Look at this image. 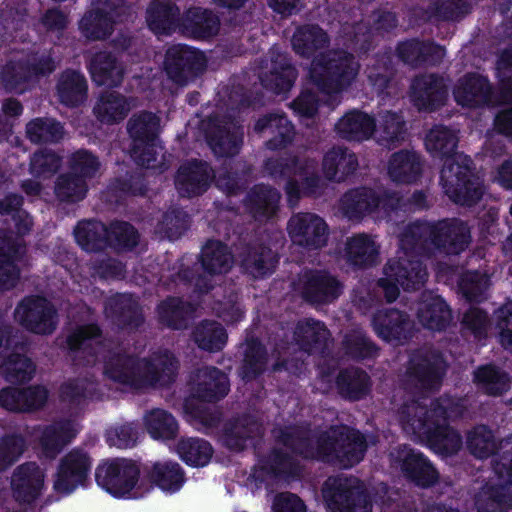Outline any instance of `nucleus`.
Masks as SVG:
<instances>
[{
	"label": "nucleus",
	"mask_w": 512,
	"mask_h": 512,
	"mask_svg": "<svg viewBox=\"0 0 512 512\" xmlns=\"http://www.w3.org/2000/svg\"><path fill=\"white\" fill-rule=\"evenodd\" d=\"M275 441L292 454L307 461H319L351 468L360 463L367 451L363 433L349 426H333L316 436L309 429L297 425L280 427Z\"/></svg>",
	"instance_id": "1"
},
{
	"label": "nucleus",
	"mask_w": 512,
	"mask_h": 512,
	"mask_svg": "<svg viewBox=\"0 0 512 512\" xmlns=\"http://www.w3.org/2000/svg\"><path fill=\"white\" fill-rule=\"evenodd\" d=\"M180 362L169 349H158L141 357L125 351H109L103 374L114 383L134 391L169 388L177 379Z\"/></svg>",
	"instance_id": "2"
},
{
	"label": "nucleus",
	"mask_w": 512,
	"mask_h": 512,
	"mask_svg": "<svg viewBox=\"0 0 512 512\" xmlns=\"http://www.w3.org/2000/svg\"><path fill=\"white\" fill-rule=\"evenodd\" d=\"M472 240L470 227L460 218L416 220L401 233L400 248L406 255L431 257L436 252L460 255Z\"/></svg>",
	"instance_id": "3"
},
{
	"label": "nucleus",
	"mask_w": 512,
	"mask_h": 512,
	"mask_svg": "<svg viewBox=\"0 0 512 512\" xmlns=\"http://www.w3.org/2000/svg\"><path fill=\"white\" fill-rule=\"evenodd\" d=\"M359 72V64L352 53L329 50L312 59L309 68L311 82L324 94H339L348 89Z\"/></svg>",
	"instance_id": "4"
},
{
	"label": "nucleus",
	"mask_w": 512,
	"mask_h": 512,
	"mask_svg": "<svg viewBox=\"0 0 512 512\" xmlns=\"http://www.w3.org/2000/svg\"><path fill=\"white\" fill-rule=\"evenodd\" d=\"M440 182L448 198L463 207L475 206L485 193L484 180L468 155L446 160L440 171Z\"/></svg>",
	"instance_id": "5"
},
{
	"label": "nucleus",
	"mask_w": 512,
	"mask_h": 512,
	"mask_svg": "<svg viewBox=\"0 0 512 512\" xmlns=\"http://www.w3.org/2000/svg\"><path fill=\"white\" fill-rule=\"evenodd\" d=\"M95 481L117 499L143 496V467L131 458L115 457L102 460L95 469Z\"/></svg>",
	"instance_id": "6"
},
{
	"label": "nucleus",
	"mask_w": 512,
	"mask_h": 512,
	"mask_svg": "<svg viewBox=\"0 0 512 512\" xmlns=\"http://www.w3.org/2000/svg\"><path fill=\"white\" fill-rule=\"evenodd\" d=\"M321 493L330 512H372V497L365 483L356 476H329Z\"/></svg>",
	"instance_id": "7"
},
{
	"label": "nucleus",
	"mask_w": 512,
	"mask_h": 512,
	"mask_svg": "<svg viewBox=\"0 0 512 512\" xmlns=\"http://www.w3.org/2000/svg\"><path fill=\"white\" fill-rule=\"evenodd\" d=\"M466 446L470 454L478 459L495 455V474L503 483L512 486V434L497 442L487 425H477L467 433Z\"/></svg>",
	"instance_id": "8"
},
{
	"label": "nucleus",
	"mask_w": 512,
	"mask_h": 512,
	"mask_svg": "<svg viewBox=\"0 0 512 512\" xmlns=\"http://www.w3.org/2000/svg\"><path fill=\"white\" fill-rule=\"evenodd\" d=\"M160 118L153 112L142 110L134 113L127 121L130 138L129 155L144 168L154 167L159 144Z\"/></svg>",
	"instance_id": "9"
},
{
	"label": "nucleus",
	"mask_w": 512,
	"mask_h": 512,
	"mask_svg": "<svg viewBox=\"0 0 512 512\" xmlns=\"http://www.w3.org/2000/svg\"><path fill=\"white\" fill-rule=\"evenodd\" d=\"M94 8L81 17L78 28L89 41H103L114 32L115 24L124 23L131 17L127 0H93Z\"/></svg>",
	"instance_id": "10"
},
{
	"label": "nucleus",
	"mask_w": 512,
	"mask_h": 512,
	"mask_svg": "<svg viewBox=\"0 0 512 512\" xmlns=\"http://www.w3.org/2000/svg\"><path fill=\"white\" fill-rule=\"evenodd\" d=\"M384 277L378 280L388 303L396 301L400 288L404 291L420 290L428 277L426 266L419 259L400 257L390 259L383 268Z\"/></svg>",
	"instance_id": "11"
},
{
	"label": "nucleus",
	"mask_w": 512,
	"mask_h": 512,
	"mask_svg": "<svg viewBox=\"0 0 512 512\" xmlns=\"http://www.w3.org/2000/svg\"><path fill=\"white\" fill-rule=\"evenodd\" d=\"M207 67L205 54L186 44H174L165 53L164 70L175 84L184 86L199 77Z\"/></svg>",
	"instance_id": "12"
},
{
	"label": "nucleus",
	"mask_w": 512,
	"mask_h": 512,
	"mask_svg": "<svg viewBox=\"0 0 512 512\" xmlns=\"http://www.w3.org/2000/svg\"><path fill=\"white\" fill-rule=\"evenodd\" d=\"M17 322L27 331L38 335L52 334L57 327V310L41 295L25 296L14 310Z\"/></svg>",
	"instance_id": "13"
},
{
	"label": "nucleus",
	"mask_w": 512,
	"mask_h": 512,
	"mask_svg": "<svg viewBox=\"0 0 512 512\" xmlns=\"http://www.w3.org/2000/svg\"><path fill=\"white\" fill-rule=\"evenodd\" d=\"M291 241L308 251L323 248L328 242L329 227L315 213L300 212L291 216L287 224Z\"/></svg>",
	"instance_id": "14"
},
{
	"label": "nucleus",
	"mask_w": 512,
	"mask_h": 512,
	"mask_svg": "<svg viewBox=\"0 0 512 512\" xmlns=\"http://www.w3.org/2000/svg\"><path fill=\"white\" fill-rule=\"evenodd\" d=\"M92 459L88 452L81 448H73L59 462L54 490L69 495L79 486H83L91 472Z\"/></svg>",
	"instance_id": "15"
},
{
	"label": "nucleus",
	"mask_w": 512,
	"mask_h": 512,
	"mask_svg": "<svg viewBox=\"0 0 512 512\" xmlns=\"http://www.w3.org/2000/svg\"><path fill=\"white\" fill-rule=\"evenodd\" d=\"M343 289V283L326 269H307L301 277V297L312 305L333 303Z\"/></svg>",
	"instance_id": "16"
},
{
	"label": "nucleus",
	"mask_w": 512,
	"mask_h": 512,
	"mask_svg": "<svg viewBox=\"0 0 512 512\" xmlns=\"http://www.w3.org/2000/svg\"><path fill=\"white\" fill-rule=\"evenodd\" d=\"M375 334L387 343H406L415 335V323L410 315L397 308L378 309L372 316Z\"/></svg>",
	"instance_id": "17"
},
{
	"label": "nucleus",
	"mask_w": 512,
	"mask_h": 512,
	"mask_svg": "<svg viewBox=\"0 0 512 512\" xmlns=\"http://www.w3.org/2000/svg\"><path fill=\"white\" fill-rule=\"evenodd\" d=\"M395 462L399 464L405 478L417 487L430 488L439 480V472L428 457L407 444L398 446Z\"/></svg>",
	"instance_id": "18"
},
{
	"label": "nucleus",
	"mask_w": 512,
	"mask_h": 512,
	"mask_svg": "<svg viewBox=\"0 0 512 512\" xmlns=\"http://www.w3.org/2000/svg\"><path fill=\"white\" fill-rule=\"evenodd\" d=\"M215 171L200 159L182 163L176 171L175 186L181 197L193 198L203 195L211 186Z\"/></svg>",
	"instance_id": "19"
},
{
	"label": "nucleus",
	"mask_w": 512,
	"mask_h": 512,
	"mask_svg": "<svg viewBox=\"0 0 512 512\" xmlns=\"http://www.w3.org/2000/svg\"><path fill=\"white\" fill-rule=\"evenodd\" d=\"M453 96L456 103L463 108L489 107L493 104L494 87L487 76L468 72L457 81Z\"/></svg>",
	"instance_id": "20"
},
{
	"label": "nucleus",
	"mask_w": 512,
	"mask_h": 512,
	"mask_svg": "<svg viewBox=\"0 0 512 512\" xmlns=\"http://www.w3.org/2000/svg\"><path fill=\"white\" fill-rule=\"evenodd\" d=\"M446 369L447 364L441 353L431 351L413 354L406 373L422 389L432 390L441 386Z\"/></svg>",
	"instance_id": "21"
},
{
	"label": "nucleus",
	"mask_w": 512,
	"mask_h": 512,
	"mask_svg": "<svg viewBox=\"0 0 512 512\" xmlns=\"http://www.w3.org/2000/svg\"><path fill=\"white\" fill-rule=\"evenodd\" d=\"M410 89L411 101L419 111H437L445 105L448 97V88L444 78L436 73L416 76Z\"/></svg>",
	"instance_id": "22"
},
{
	"label": "nucleus",
	"mask_w": 512,
	"mask_h": 512,
	"mask_svg": "<svg viewBox=\"0 0 512 512\" xmlns=\"http://www.w3.org/2000/svg\"><path fill=\"white\" fill-rule=\"evenodd\" d=\"M105 313L119 330L132 333L145 323L139 301L130 293H117L105 302Z\"/></svg>",
	"instance_id": "23"
},
{
	"label": "nucleus",
	"mask_w": 512,
	"mask_h": 512,
	"mask_svg": "<svg viewBox=\"0 0 512 512\" xmlns=\"http://www.w3.org/2000/svg\"><path fill=\"white\" fill-rule=\"evenodd\" d=\"M45 474L36 462L17 466L11 477L13 499L20 505L34 503L42 494Z\"/></svg>",
	"instance_id": "24"
},
{
	"label": "nucleus",
	"mask_w": 512,
	"mask_h": 512,
	"mask_svg": "<svg viewBox=\"0 0 512 512\" xmlns=\"http://www.w3.org/2000/svg\"><path fill=\"white\" fill-rule=\"evenodd\" d=\"M398 59L411 67L438 66L445 56V48L431 40L411 38L396 45Z\"/></svg>",
	"instance_id": "25"
},
{
	"label": "nucleus",
	"mask_w": 512,
	"mask_h": 512,
	"mask_svg": "<svg viewBox=\"0 0 512 512\" xmlns=\"http://www.w3.org/2000/svg\"><path fill=\"white\" fill-rule=\"evenodd\" d=\"M25 254L23 241L12 235H0V291H9L18 285L21 275L18 262Z\"/></svg>",
	"instance_id": "26"
},
{
	"label": "nucleus",
	"mask_w": 512,
	"mask_h": 512,
	"mask_svg": "<svg viewBox=\"0 0 512 512\" xmlns=\"http://www.w3.org/2000/svg\"><path fill=\"white\" fill-rule=\"evenodd\" d=\"M143 495L149 493L154 487L166 493H176L184 485L185 471L181 465L174 461L155 462L143 466Z\"/></svg>",
	"instance_id": "27"
},
{
	"label": "nucleus",
	"mask_w": 512,
	"mask_h": 512,
	"mask_svg": "<svg viewBox=\"0 0 512 512\" xmlns=\"http://www.w3.org/2000/svg\"><path fill=\"white\" fill-rule=\"evenodd\" d=\"M421 428H414L413 432L424 441L435 453L442 456H453L462 448L461 434L449 423H431L430 426L421 422Z\"/></svg>",
	"instance_id": "28"
},
{
	"label": "nucleus",
	"mask_w": 512,
	"mask_h": 512,
	"mask_svg": "<svg viewBox=\"0 0 512 512\" xmlns=\"http://www.w3.org/2000/svg\"><path fill=\"white\" fill-rule=\"evenodd\" d=\"M254 131L264 137L265 147L270 151H278L290 145L294 139L295 129L288 117L282 113H268L254 124Z\"/></svg>",
	"instance_id": "29"
},
{
	"label": "nucleus",
	"mask_w": 512,
	"mask_h": 512,
	"mask_svg": "<svg viewBox=\"0 0 512 512\" xmlns=\"http://www.w3.org/2000/svg\"><path fill=\"white\" fill-rule=\"evenodd\" d=\"M281 193L268 184H255L247 192L243 203L248 214L257 222L274 218L280 208Z\"/></svg>",
	"instance_id": "30"
},
{
	"label": "nucleus",
	"mask_w": 512,
	"mask_h": 512,
	"mask_svg": "<svg viewBox=\"0 0 512 512\" xmlns=\"http://www.w3.org/2000/svg\"><path fill=\"white\" fill-rule=\"evenodd\" d=\"M159 325L172 331H183L189 328L196 313V306L179 296H167L156 306Z\"/></svg>",
	"instance_id": "31"
},
{
	"label": "nucleus",
	"mask_w": 512,
	"mask_h": 512,
	"mask_svg": "<svg viewBox=\"0 0 512 512\" xmlns=\"http://www.w3.org/2000/svg\"><path fill=\"white\" fill-rule=\"evenodd\" d=\"M417 318L424 328L441 332L449 327L453 315L443 297L431 291H425L418 305Z\"/></svg>",
	"instance_id": "32"
},
{
	"label": "nucleus",
	"mask_w": 512,
	"mask_h": 512,
	"mask_svg": "<svg viewBox=\"0 0 512 512\" xmlns=\"http://www.w3.org/2000/svg\"><path fill=\"white\" fill-rule=\"evenodd\" d=\"M298 77V71L290 56L281 51H271L269 72L260 77L262 86L279 95L288 92Z\"/></svg>",
	"instance_id": "33"
},
{
	"label": "nucleus",
	"mask_w": 512,
	"mask_h": 512,
	"mask_svg": "<svg viewBox=\"0 0 512 512\" xmlns=\"http://www.w3.org/2000/svg\"><path fill=\"white\" fill-rule=\"evenodd\" d=\"M242 269L254 278L272 274L278 264L277 254L263 243H249L239 251Z\"/></svg>",
	"instance_id": "34"
},
{
	"label": "nucleus",
	"mask_w": 512,
	"mask_h": 512,
	"mask_svg": "<svg viewBox=\"0 0 512 512\" xmlns=\"http://www.w3.org/2000/svg\"><path fill=\"white\" fill-rule=\"evenodd\" d=\"M335 387L341 399L358 402L370 395L372 380L364 369L351 366L338 372L335 378Z\"/></svg>",
	"instance_id": "35"
},
{
	"label": "nucleus",
	"mask_w": 512,
	"mask_h": 512,
	"mask_svg": "<svg viewBox=\"0 0 512 512\" xmlns=\"http://www.w3.org/2000/svg\"><path fill=\"white\" fill-rule=\"evenodd\" d=\"M330 337L331 333L325 323L314 318L299 320L293 333L296 344L308 354L323 353Z\"/></svg>",
	"instance_id": "36"
},
{
	"label": "nucleus",
	"mask_w": 512,
	"mask_h": 512,
	"mask_svg": "<svg viewBox=\"0 0 512 512\" xmlns=\"http://www.w3.org/2000/svg\"><path fill=\"white\" fill-rule=\"evenodd\" d=\"M219 27V17L211 10L191 7L181 17L179 29L187 37L205 40L216 36Z\"/></svg>",
	"instance_id": "37"
},
{
	"label": "nucleus",
	"mask_w": 512,
	"mask_h": 512,
	"mask_svg": "<svg viewBox=\"0 0 512 512\" xmlns=\"http://www.w3.org/2000/svg\"><path fill=\"white\" fill-rule=\"evenodd\" d=\"M58 101L65 107L77 108L88 97V82L85 75L76 69L63 70L56 83Z\"/></svg>",
	"instance_id": "38"
},
{
	"label": "nucleus",
	"mask_w": 512,
	"mask_h": 512,
	"mask_svg": "<svg viewBox=\"0 0 512 512\" xmlns=\"http://www.w3.org/2000/svg\"><path fill=\"white\" fill-rule=\"evenodd\" d=\"M204 132L207 144L217 156L232 157L239 152L242 138L222 125L218 116L208 117Z\"/></svg>",
	"instance_id": "39"
},
{
	"label": "nucleus",
	"mask_w": 512,
	"mask_h": 512,
	"mask_svg": "<svg viewBox=\"0 0 512 512\" xmlns=\"http://www.w3.org/2000/svg\"><path fill=\"white\" fill-rule=\"evenodd\" d=\"M340 209L347 219L360 221L377 211V192L365 186L349 189L340 199Z\"/></svg>",
	"instance_id": "40"
},
{
	"label": "nucleus",
	"mask_w": 512,
	"mask_h": 512,
	"mask_svg": "<svg viewBox=\"0 0 512 512\" xmlns=\"http://www.w3.org/2000/svg\"><path fill=\"white\" fill-rule=\"evenodd\" d=\"M88 70L98 86L118 87L124 78V69L112 52L99 51L90 59Z\"/></svg>",
	"instance_id": "41"
},
{
	"label": "nucleus",
	"mask_w": 512,
	"mask_h": 512,
	"mask_svg": "<svg viewBox=\"0 0 512 512\" xmlns=\"http://www.w3.org/2000/svg\"><path fill=\"white\" fill-rule=\"evenodd\" d=\"M146 21L153 33L171 35L180 28V9L171 1L153 0L147 8Z\"/></svg>",
	"instance_id": "42"
},
{
	"label": "nucleus",
	"mask_w": 512,
	"mask_h": 512,
	"mask_svg": "<svg viewBox=\"0 0 512 512\" xmlns=\"http://www.w3.org/2000/svg\"><path fill=\"white\" fill-rule=\"evenodd\" d=\"M359 166L354 152L346 147H333L323 157L322 170L327 180L341 183L353 175Z\"/></svg>",
	"instance_id": "43"
},
{
	"label": "nucleus",
	"mask_w": 512,
	"mask_h": 512,
	"mask_svg": "<svg viewBox=\"0 0 512 512\" xmlns=\"http://www.w3.org/2000/svg\"><path fill=\"white\" fill-rule=\"evenodd\" d=\"M388 174L396 183L412 184L417 182L422 174L420 155L407 149L394 152L388 162Z\"/></svg>",
	"instance_id": "44"
},
{
	"label": "nucleus",
	"mask_w": 512,
	"mask_h": 512,
	"mask_svg": "<svg viewBox=\"0 0 512 512\" xmlns=\"http://www.w3.org/2000/svg\"><path fill=\"white\" fill-rule=\"evenodd\" d=\"M257 467L265 475L274 478H293L301 473L299 461L292 454L278 447H273L267 454L260 456Z\"/></svg>",
	"instance_id": "45"
},
{
	"label": "nucleus",
	"mask_w": 512,
	"mask_h": 512,
	"mask_svg": "<svg viewBox=\"0 0 512 512\" xmlns=\"http://www.w3.org/2000/svg\"><path fill=\"white\" fill-rule=\"evenodd\" d=\"M335 129L342 139L363 141L369 139L376 130V120L368 113L354 109L338 120Z\"/></svg>",
	"instance_id": "46"
},
{
	"label": "nucleus",
	"mask_w": 512,
	"mask_h": 512,
	"mask_svg": "<svg viewBox=\"0 0 512 512\" xmlns=\"http://www.w3.org/2000/svg\"><path fill=\"white\" fill-rule=\"evenodd\" d=\"M473 382L483 394L500 397L511 389V377L508 372L495 364L478 366L473 372Z\"/></svg>",
	"instance_id": "47"
},
{
	"label": "nucleus",
	"mask_w": 512,
	"mask_h": 512,
	"mask_svg": "<svg viewBox=\"0 0 512 512\" xmlns=\"http://www.w3.org/2000/svg\"><path fill=\"white\" fill-rule=\"evenodd\" d=\"M251 167L243 161L228 160L215 171L216 187L229 196H236L246 189Z\"/></svg>",
	"instance_id": "48"
},
{
	"label": "nucleus",
	"mask_w": 512,
	"mask_h": 512,
	"mask_svg": "<svg viewBox=\"0 0 512 512\" xmlns=\"http://www.w3.org/2000/svg\"><path fill=\"white\" fill-rule=\"evenodd\" d=\"M329 43V35L318 24L299 26L291 39L295 53L306 59L314 58L316 52L327 47Z\"/></svg>",
	"instance_id": "49"
},
{
	"label": "nucleus",
	"mask_w": 512,
	"mask_h": 512,
	"mask_svg": "<svg viewBox=\"0 0 512 512\" xmlns=\"http://www.w3.org/2000/svg\"><path fill=\"white\" fill-rule=\"evenodd\" d=\"M259 430L258 423L248 418L230 421L223 429L222 443L231 452H242L253 444Z\"/></svg>",
	"instance_id": "50"
},
{
	"label": "nucleus",
	"mask_w": 512,
	"mask_h": 512,
	"mask_svg": "<svg viewBox=\"0 0 512 512\" xmlns=\"http://www.w3.org/2000/svg\"><path fill=\"white\" fill-rule=\"evenodd\" d=\"M234 256L227 244L220 240H208L202 247L200 263L209 275L226 274L232 268Z\"/></svg>",
	"instance_id": "51"
},
{
	"label": "nucleus",
	"mask_w": 512,
	"mask_h": 512,
	"mask_svg": "<svg viewBox=\"0 0 512 512\" xmlns=\"http://www.w3.org/2000/svg\"><path fill=\"white\" fill-rule=\"evenodd\" d=\"M459 138L457 132L444 125H435L427 133L425 138V147L433 156L444 159H458L463 154H457Z\"/></svg>",
	"instance_id": "52"
},
{
	"label": "nucleus",
	"mask_w": 512,
	"mask_h": 512,
	"mask_svg": "<svg viewBox=\"0 0 512 512\" xmlns=\"http://www.w3.org/2000/svg\"><path fill=\"white\" fill-rule=\"evenodd\" d=\"M378 248L366 234H356L347 239L345 257L347 263L357 269L372 267L378 258Z\"/></svg>",
	"instance_id": "53"
},
{
	"label": "nucleus",
	"mask_w": 512,
	"mask_h": 512,
	"mask_svg": "<svg viewBox=\"0 0 512 512\" xmlns=\"http://www.w3.org/2000/svg\"><path fill=\"white\" fill-rule=\"evenodd\" d=\"M191 338L200 350L214 353L224 349L228 334L218 321L203 319L193 328Z\"/></svg>",
	"instance_id": "54"
},
{
	"label": "nucleus",
	"mask_w": 512,
	"mask_h": 512,
	"mask_svg": "<svg viewBox=\"0 0 512 512\" xmlns=\"http://www.w3.org/2000/svg\"><path fill=\"white\" fill-rule=\"evenodd\" d=\"M74 237L87 252H100L109 246L108 225L99 220L80 221L74 229Z\"/></svg>",
	"instance_id": "55"
},
{
	"label": "nucleus",
	"mask_w": 512,
	"mask_h": 512,
	"mask_svg": "<svg viewBox=\"0 0 512 512\" xmlns=\"http://www.w3.org/2000/svg\"><path fill=\"white\" fill-rule=\"evenodd\" d=\"M230 391L228 376L217 367H209L195 387V397L206 403H216L225 398Z\"/></svg>",
	"instance_id": "56"
},
{
	"label": "nucleus",
	"mask_w": 512,
	"mask_h": 512,
	"mask_svg": "<svg viewBox=\"0 0 512 512\" xmlns=\"http://www.w3.org/2000/svg\"><path fill=\"white\" fill-rule=\"evenodd\" d=\"M64 135V125L53 117H35L25 125V136L32 144H57Z\"/></svg>",
	"instance_id": "57"
},
{
	"label": "nucleus",
	"mask_w": 512,
	"mask_h": 512,
	"mask_svg": "<svg viewBox=\"0 0 512 512\" xmlns=\"http://www.w3.org/2000/svg\"><path fill=\"white\" fill-rule=\"evenodd\" d=\"M76 436L70 421H59L45 426L40 435V445L45 456L56 457Z\"/></svg>",
	"instance_id": "58"
},
{
	"label": "nucleus",
	"mask_w": 512,
	"mask_h": 512,
	"mask_svg": "<svg viewBox=\"0 0 512 512\" xmlns=\"http://www.w3.org/2000/svg\"><path fill=\"white\" fill-rule=\"evenodd\" d=\"M344 354L355 362L374 361L380 347L364 331L352 330L342 340Z\"/></svg>",
	"instance_id": "59"
},
{
	"label": "nucleus",
	"mask_w": 512,
	"mask_h": 512,
	"mask_svg": "<svg viewBox=\"0 0 512 512\" xmlns=\"http://www.w3.org/2000/svg\"><path fill=\"white\" fill-rule=\"evenodd\" d=\"M267 361V349L261 340L257 337L248 339L239 372L241 378L246 382L257 379L265 372Z\"/></svg>",
	"instance_id": "60"
},
{
	"label": "nucleus",
	"mask_w": 512,
	"mask_h": 512,
	"mask_svg": "<svg viewBox=\"0 0 512 512\" xmlns=\"http://www.w3.org/2000/svg\"><path fill=\"white\" fill-rule=\"evenodd\" d=\"M129 110L127 98L115 91L102 93L93 108L96 118L105 124L121 122Z\"/></svg>",
	"instance_id": "61"
},
{
	"label": "nucleus",
	"mask_w": 512,
	"mask_h": 512,
	"mask_svg": "<svg viewBox=\"0 0 512 512\" xmlns=\"http://www.w3.org/2000/svg\"><path fill=\"white\" fill-rule=\"evenodd\" d=\"M176 450L181 460L191 467L206 466L213 455L212 445L198 437H182Z\"/></svg>",
	"instance_id": "62"
},
{
	"label": "nucleus",
	"mask_w": 512,
	"mask_h": 512,
	"mask_svg": "<svg viewBox=\"0 0 512 512\" xmlns=\"http://www.w3.org/2000/svg\"><path fill=\"white\" fill-rule=\"evenodd\" d=\"M144 423L148 434L155 440H174L178 436V421L164 409L156 408L147 412Z\"/></svg>",
	"instance_id": "63"
},
{
	"label": "nucleus",
	"mask_w": 512,
	"mask_h": 512,
	"mask_svg": "<svg viewBox=\"0 0 512 512\" xmlns=\"http://www.w3.org/2000/svg\"><path fill=\"white\" fill-rule=\"evenodd\" d=\"M0 371L7 382L21 384L33 378L36 365L26 355L12 352L1 363Z\"/></svg>",
	"instance_id": "64"
}]
</instances>
